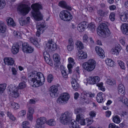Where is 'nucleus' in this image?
<instances>
[{
	"instance_id": "f257e3e1",
	"label": "nucleus",
	"mask_w": 128,
	"mask_h": 128,
	"mask_svg": "<svg viewBox=\"0 0 128 128\" xmlns=\"http://www.w3.org/2000/svg\"><path fill=\"white\" fill-rule=\"evenodd\" d=\"M35 72H32L29 74L28 79L32 82L33 86L37 87L43 85L45 78L42 73L38 72L36 74Z\"/></svg>"
},
{
	"instance_id": "f03ea898",
	"label": "nucleus",
	"mask_w": 128,
	"mask_h": 128,
	"mask_svg": "<svg viewBox=\"0 0 128 128\" xmlns=\"http://www.w3.org/2000/svg\"><path fill=\"white\" fill-rule=\"evenodd\" d=\"M31 7L33 10L32 14L34 19L37 21L42 20L43 16L39 11L40 9H42L41 5L36 3L32 4Z\"/></svg>"
},
{
	"instance_id": "7ed1b4c3",
	"label": "nucleus",
	"mask_w": 128,
	"mask_h": 128,
	"mask_svg": "<svg viewBox=\"0 0 128 128\" xmlns=\"http://www.w3.org/2000/svg\"><path fill=\"white\" fill-rule=\"evenodd\" d=\"M108 23L104 22L98 27L97 31L98 34L103 37H107L110 36V32L108 28Z\"/></svg>"
},
{
	"instance_id": "20e7f679",
	"label": "nucleus",
	"mask_w": 128,
	"mask_h": 128,
	"mask_svg": "<svg viewBox=\"0 0 128 128\" xmlns=\"http://www.w3.org/2000/svg\"><path fill=\"white\" fill-rule=\"evenodd\" d=\"M72 114L70 112L66 111L61 114L60 118V122L62 124H67L72 118Z\"/></svg>"
},
{
	"instance_id": "39448f33",
	"label": "nucleus",
	"mask_w": 128,
	"mask_h": 128,
	"mask_svg": "<svg viewBox=\"0 0 128 128\" xmlns=\"http://www.w3.org/2000/svg\"><path fill=\"white\" fill-rule=\"evenodd\" d=\"M96 62L94 60L90 59L87 62L83 64L82 66L84 69L88 72L93 70L96 66Z\"/></svg>"
},
{
	"instance_id": "423d86ee",
	"label": "nucleus",
	"mask_w": 128,
	"mask_h": 128,
	"mask_svg": "<svg viewBox=\"0 0 128 128\" xmlns=\"http://www.w3.org/2000/svg\"><path fill=\"white\" fill-rule=\"evenodd\" d=\"M70 98V95L68 93H64L58 98L56 100L57 102L60 105L66 104L67 103Z\"/></svg>"
},
{
	"instance_id": "0eeeda50",
	"label": "nucleus",
	"mask_w": 128,
	"mask_h": 128,
	"mask_svg": "<svg viewBox=\"0 0 128 128\" xmlns=\"http://www.w3.org/2000/svg\"><path fill=\"white\" fill-rule=\"evenodd\" d=\"M8 92L14 98L19 96V89L14 85L10 84L8 87Z\"/></svg>"
},
{
	"instance_id": "6e6552de",
	"label": "nucleus",
	"mask_w": 128,
	"mask_h": 128,
	"mask_svg": "<svg viewBox=\"0 0 128 128\" xmlns=\"http://www.w3.org/2000/svg\"><path fill=\"white\" fill-rule=\"evenodd\" d=\"M30 10V7L28 5L25 4H21L19 5L17 8L18 11L24 16L27 14Z\"/></svg>"
},
{
	"instance_id": "1a4fd4ad",
	"label": "nucleus",
	"mask_w": 128,
	"mask_h": 128,
	"mask_svg": "<svg viewBox=\"0 0 128 128\" xmlns=\"http://www.w3.org/2000/svg\"><path fill=\"white\" fill-rule=\"evenodd\" d=\"M46 45L45 48L46 50L48 52H51L56 50V46L52 39L49 40L47 42H45Z\"/></svg>"
},
{
	"instance_id": "9d476101",
	"label": "nucleus",
	"mask_w": 128,
	"mask_h": 128,
	"mask_svg": "<svg viewBox=\"0 0 128 128\" xmlns=\"http://www.w3.org/2000/svg\"><path fill=\"white\" fill-rule=\"evenodd\" d=\"M60 16L62 20L66 21L70 20L72 18L70 12L66 10L62 11L60 14Z\"/></svg>"
},
{
	"instance_id": "9b49d317",
	"label": "nucleus",
	"mask_w": 128,
	"mask_h": 128,
	"mask_svg": "<svg viewBox=\"0 0 128 128\" xmlns=\"http://www.w3.org/2000/svg\"><path fill=\"white\" fill-rule=\"evenodd\" d=\"M46 118L44 117L38 118L36 120V128H44L42 125L46 123Z\"/></svg>"
},
{
	"instance_id": "f8f14e48",
	"label": "nucleus",
	"mask_w": 128,
	"mask_h": 128,
	"mask_svg": "<svg viewBox=\"0 0 128 128\" xmlns=\"http://www.w3.org/2000/svg\"><path fill=\"white\" fill-rule=\"evenodd\" d=\"M22 50L24 53H31L34 51V48L26 43H24L22 44Z\"/></svg>"
},
{
	"instance_id": "ddd939ff",
	"label": "nucleus",
	"mask_w": 128,
	"mask_h": 128,
	"mask_svg": "<svg viewBox=\"0 0 128 128\" xmlns=\"http://www.w3.org/2000/svg\"><path fill=\"white\" fill-rule=\"evenodd\" d=\"M88 23L86 22H82L78 24L77 29L80 32H83L88 27Z\"/></svg>"
},
{
	"instance_id": "4468645a",
	"label": "nucleus",
	"mask_w": 128,
	"mask_h": 128,
	"mask_svg": "<svg viewBox=\"0 0 128 128\" xmlns=\"http://www.w3.org/2000/svg\"><path fill=\"white\" fill-rule=\"evenodd\" d=\"M88 92L84 91L81 94V98L82 99L83 103L88 104L90 101V100L88 99Z\"/></svg>"
},
{
	"instance_id": "2eb2a0df",
	"label": "nucleus",
	"mask_w": 128,
	"mask_h": 128,
	"mask_svg": "<svg viewBox=\"0 0 128 128\" xmlns=\"http://www.w3.org/2000/svg\"><path fill=\"white\" fill-rule=\"evenodd\" d=\"M76 120L79 122L81 125H85L86 124L85 120L84 119L83 116L82 114H79L76 116Z\"/></svg>"
},
{
	"instance_id": "dca6fc26",
	"label": "nucleus",
	"mask_w": 128,
	"mask_h": 128,
	"mask_svg": "<svg viewBox=\"0 0 128 128\" xmlns=\"http://www.w3.org/2000/svg\"><path fill=\"white\" fill-rule=\"evenodd\" d=\"M68 68L69 72L70 74L72 72V69L74 66L75 64V62L74 59L70 57L68 59Z\"/></svg>"
},
{
	"instance_id": "f3484780",
	"label": "nucleus",
	"mask_w": 128,
	"mask_h": 128,
	"mask_svg": "<svg viewBox=\"0 0 128 128\" xmlns=\"http://www.w3.org/2000/svg\"><path fill=\"white\" fill-rule=\"evenodd\" d=\"M50 95L53 98H55L58 96L57 92L58 90V87L56 86H52L51 88Z\"/></svg>"
},
{
	"instance_id": "a211bd4d",
	"label": "nucleus",
	"mask_w": 128,
	"mask_h": 128,
	"mask_svg": "<svg viewBox=\"0 0 128 128\" xmlns=\"http://www.w3.org/2000/svg\"><path fill=\"white\" fill-rule=\"evenodd\" d=\"M4 63L8 66H12L14 63V59L10 57H6L4 60Z\"/></svg>"
},
{
	"instance_id": "6ab92c4d",
	"label": "nucleus",
	"mask_w": 128,
	"mask_h": 128,
	"mask_svg": "<svg viewBox=\"0 0 128 128\" xmlns=\"http://www.w3.org/2000/svg\"><path fill=\"white\" fill-rule=\"evenodd\" d=\"M43 55L45 60L47 63L52 65V62L50 58V56L48 53L46 51H44L43 53Z\"/></svg>"
},
{
	"instance_id": "aec40b11",
	"label": "nucleus",
	"mask_w": 128,
	"mask_h": 128,
	"mask_svg": "<svg viewBox=\"0 0 128 128\" xmlns=\"http://www.w3.org/2000/svg\"><path fill=\"white\" fill-rule=\"evenodd\" d=\"M46 25L44 24H42L37 26V28L38 30L36 32V36L39 37L40 34V32H43L44 30V28L45 27Z\"/></svg>"
},
{
	"instance_id": "412c9836",
	"label": "nucleus",
	"mask_w": 128,
	"mask_h": 128,
	"mask_svg": "<svg viewBox=\"0 0 128 128\" xmlns=\"http://www.w3.org/2000/svg\"><path fill=\"white\" fill-rule=\"evenodd\" d=\"M95 50L97 54L101 58H103L105 57L104 51L101 48L96 46L95 48Z\"/></svg>"
},
{
	"instance_id": "4be33fe9",
	"label": "nucleus",
	"mask_w": 128,
	"mask_h": 128,
	"mask_svg": "<svg viewBox=\"0 0 128 128\" xmlns=\"http://www.w3.org/2000/svg\"><path fill=\"white\" fill-rule=\"evenodd\" d=\"M100 80V78L98 76H90L89 78L88 82L90 84H93L98 82Z\"/></svg>"
},
{
	"instance_id": "5701e85b",
	"label": "nucleus",
	"mask_w": 128,
	"mask_h": 128,
	"mask_svg": "<svg viewBox=\"0 0 128 128\" xmlns=\"http://www.w3.org/2000/svg\"><path fill=\"white\" fill-rule=\"evenodd\" d=\"M120 17L122 22H128V11L125 12L123 14H120Z\"/></svg>"
},
{
	"instance_id": "b1692460",
	"label": "nucleus",
	"mask_w": 128,
	"mask_h": 128,
	"mask_svg": "<svg viewBox=\"0 0 128 128\" xmlns=\"http://www.w3.org/2000/svg\"><path fill=\"white\" fill-rule=\"evenodd\" d=\"M74 42L72 38L69 39L68 40V44L67 46V50L70 51H72L74 48Z\"/></svg>"
},
{
	"instance_id": "393cba45",
	"label": "nucleus",
	"mask_w": 128,
	"mask_h": 128,
	"mask_svg": "<svg viewBox=\"0 0 128 128\" xmlns=\"http://www.w3.org/2000/svg\"><path fill=\"white\" fill-rule=\"evenodd\" d=\"M80 68L79 66H78L76 68L74 71L72 78H76L77 80H78L80 76Z\"/></svg>"
},
{
	"instance_id": "a878e982",
	"label": "nucleus",
	"mask_w": 128,
	"mask_h": 128,
	"mask_svg": "<svg viewBox=\"0 0 128 128\" xmlns=\"http://www.w3.org/2000/svg\"><path fill=\"white\" fill-rule=\"evenodd\" d=\"M70 128H79V126L76 121L74 120H72L69 124Z\"/></svg>"
},
{
	"instance_id": "bb28decb",
	"label": "nucleus",
	"mask_w": 128,
	"mask_h": 128,
	"mask_svg": "<svg viewBox=\"0 0 128 128\" xmlns=\"http://www.w3.org/2000/svg\"><path fill=\"white\" fill-rule=\"evenodd\" d=\"M76 78H72V84L74 89L76 90L79 88V84L77 83Z\"/></svg>"
},
{
	"instance_id": "cd10ccee",
	"label": "nucleus",
	"mask_w": 128,
	"mask_h": 128,
	"mask_svg": "<svg viewBox=\"0 0 128 128\" xmlns=\"http://www.w3.org/2000/svg\"><path fill=\"white\" fill-rule=\"evenodd\" d=\"M121 28L124 34L128 35V24H123L121 26Z\"/></svg>"
},
{
	"instance_id": "c85d7f7f",
	"label": "nucleus",
	"mask_w": 128,
	"mask_h": 128,
	"mask_svg": "<svg viewBox=\"0 0 128 128\" xmlns=\"http://www.w3.org/2000/svg\"><path fill=\"white\" fill-rule=\"evenodd\" d=\"M118 93L120 94L121 95L122 94V96L124 94H125L124 88L123 84H119L118 86Z\"/></svg>"
},
{
	"instance_id": "c756f323",
	"label": "nucleus",
	"mask_w": 128,
	"mask_h": 128,
	"mask_svg": "<svg viewBox=\"0 0 128 128\" xmlns=\"http://www.w3.org/2000/svg\"><path fill=\"white\" fill-rule=\"evenodd\" d=\"M98 15L102 17L106 16L108 13V11H105L102 10H98L97 12Z\"/></svg>"
},
{
	"instance_id": "7c9ffc66",
	"label": "nucleus",
	"mask_w": 128,
	"mask_h": 128,
	"mask_svg": "<svg viewBox=\"0 0 128 128\" xmlns=\"http://www.w3.org/2000/svg\"><path fill=\"white\" fill-rule=\"evenodd\" d=\"M112 119L113 122L116 124H118L121 122L120 117L118 115L113 116Z\"/></svg>"
},
{
	"instance_id": "2f4dec72",
	"label": "nucleus",
	"mask_w": 128,
	"mask_h": 128,
	"mask_svg": "<svg viewBox=\"0 0 128 128\" xmlns=\"http://www.w3.org/2000/svg\"><path fill=\"white\" fill-rule=\"evenodd\" d=\"M22 80H24L23 82H20L19 84V87L20 89L24 88L26 87V83L24 81L26 80V78L25 76L22 77Z\"/></svg>"
},
{
	"instance_id": "473e14b6",
	"label": "nucleus",
	"mask_w": 128,
	"mask_h": 128,
	"mask_svg": "<svg viewBox=\"0 0 128 128\" xmlns=\"http://www.w3.org/2000/svg\"><path fill=\"white\" fill-rule=\"evenodd\" d=\"M103 94L102 92L98 93L96 97L97 101L99 103H102L103 102L104 99L102 97Z\"/></svg>"
},
{
	"instance_id": "72a5a7b5",
	"label": "nucleus",
	"mask_w": 128,
	"mask_h": 128,
	"mask_svg": "<svg viewBox=\"0 0 128 128\" xmlns=\"http://www.w3.org/2000/svg\"><path fill=\"white\" fill-rule=\"evenodd\" d=\"M120 50V48L118 46L113 48L111 51L112 54L117 55L118 54Z\"/></svg>"
},
{
	"instance_id": "f704fd0d",
	"label": "nucleus",
	"mask_w": 128,
	"mask_h": 128,
	"mask_svg": "<svg viewBox=\"0 0 128 128\" xmlns=\"http://www.w3.org/2000/svg\"><path fill=\"white\" fill-rule=\"evenodd\" d=\"M105 62L106 64L108 66H114L115 65L116 63L115 62L109 58H107Z\"/></svg>"
},
{
	"instance_id": "c9c22d12",
	"label": "nucleus",
	"mask_w": 128,
	"mask_h": 128,
	"mask_svg": "<svg viewBox=\"0 0 128 128\" xmlns=\"http://www.w3.org/2000/svg\"><path fill=\"white\" fill-rule=\"evenodd\" d=\"M7 22L8 25L12 26H15L16 24L13 19L10 17H8L7 20Z\"/></svg>"
},
{
	"instance_id": "e433bc0d",
	"label": "nucleus",
	"mask_w": 128,
	"mask_h": 128,
	"mask_svg": "<svg viewBox=\"0 0 128 128\" xmlns=\"http://www.w3.org/2000/svg\"><path fill=\"white\" fill-rule=\"evenodd\" d=\"M106 83L108 84L111 86L116 85V80L113 79H108L106 81Z\"/></svg>"
},
{
	"instance_id": "4c0bfd02",
	"label": "nucleus",
	"mask_w": 128,
	"mask_h": 128,
	"mask_svg": "<svg viewBox=\"0 0 128 128\" xmlns=\"http://www.w3.org/2000/svg\"><path fill=\"white\" fill-rule=\"evenodd\" d=\"M53 58L54 61L57 64L60 63V56L57 54H55L53 56Z\"/></svg>"
},
{
	"instance_id": "58836bf2",
	"label": "nucleus",
	"mask_w": 128,
	"mask_h": 128,
	"mask_svg": "<svg viewBox=\"0 0 128 128\" xmlns=\"http://www.w3.org/2000/svg\"><path fill=\"white\" fill-rule=\"evenodd\" d=\"M10 107L14 109H17L19 108V104L14 102H10Z\"/></svg>"
},
{
	"instance_id": "ea45409f",
	"label": "nucleus",
	"mask_w": 128,
	"mask_h": 128,
	"mask_svg": "<svg viewBox=\"0 0 128 128\" xmlns=\"http://www.w3.org/2000/svg\"><path fill=\"white\" fill-rule=\"evenodd\" d=\"M19 45H17L13 46L12 50L13 54H17L19 51Z\"/></svg>"
},
{
	"instance_id": "a19ab883",
	"label": "nucleus",
	"mask_w": 128,
	"mask_h": 128,
	"mask_svg": "<svg viewBox=\"0 0 128 128\" xmlns=\"http://www.w3.org/2000/svg\"><path fill=\"white\" fill-rule=\"evenodd\" d=\"M78 55V58L80 59H84L87 57V54L82 52H79Z\"/></svg>"
},
{
	"instance_id": "79ce46f5",
	"label": "nucleus",
	"mask_w": 128,
	"mask_h": 128,
	"mask_svg": "<svg viewBox=\"0 0 128 128\" xmlns=\"http://www.w3.org/2000/svg\"><path fill=\"white\" fill-rule=\"evenodd\" d=\"M6 30V27L3 22L0 20V32L4 33Z\"/></svg>"
},
{
	"instance_id": "37998d69",
	"label": "nucleus",
	"mask_w": 128,
	"mask_h": 128,
	"mask_svg": "<svg viewBox=\"0 0 128 128\" xmlns=\"http://www.w3.org/2000/svg\"><path fill=\"white\" fill-rule=\"evenodd\" d=\"M46 124L50 126H54L56 124L55 120L54 119H50L48 120H46Z\"/></svg>"
},
{
	"instance_id": "c03bdc74",
	"label": "nucleus",
	"mask_w": 128,
	"mask_h": 128,
	"mask_svg": "<svg viewBox=\"0 0 128 128\" xmlns=\"http://www.w3.org/2000/svg\"><path fill=\"white\" fill-rule=\"evenodd\" d=\"M6 86L5 83L0 84V94H2L4 91Z\"/></svg>"
},
{
	"instance_id": "a18cd8bd",
	"label": "nucleus",
	"mask_w": 128,
	"mask_h": 128,
	"mask_svg": "<svg viewBox=\"0 0 128 128\" xmlns=\"http://www.w3.org/2000/svg\"><path fill=\"white\" fill-rule=\"evenodd\" d=\"M76 44L78 48L80 50H81L84 48V46L82 43L80 41H78L76 42Z\"/></svg>"
},
{
	"instance_id": "49530a36",
	"label": "nucleus",
	"mask_w": 128,
	"mask_h": 128,
	"mask_svg": "<svg viewBox=\"0 0 128 128\" xmlns=\"http://www.w3.org/2000/svg\"><path fill=\"white\" fill-rule=\"evenodd\" d=\"M103 83L102 82H100L98 83L96 86L98 87L99 89L103 91H104L105 90V88L103 86Z\"/></svg>"
},
{
	"instance_id": "de8ad7c7",
	"label": "nucleus",
	"mask_w": 128,
	"mask_h": 128,
	"mask_svg": "<svg viewBox=\"0 0 128 128\" xmlns=\"http://www.w3.org/2000/svg\"><path fill=\"white\" fill-rule=\"evenodd\" d=\"M29 122L27 121H24L23 122L22 126L23 128H30L29 126Z\"/></svg>"
},
{
	"instance_id": "09e8293b",
	"label": "nucleus",
	"mask_w": 128,
	"mask_h": 128,
	"mask_svg": "<svg viewBox=\"0 0 128 128\" xmlns=\"http://www.w3.org/2000/svg\"><path fill=\"white\" fill-rule=\"evenodd\" d=\"M30 40L31 42L34 45H36L38 44V40H37L36 38V39L34 38H30Z\"/></svg>"
},
{
	"instance_id": "8fccbe9b",
	"label": "nucleus",
	"mask_w": 128,
	"mask_h": 128,
	"mask_svg": "<svg viewBox=\"0 0 128 128\" xmlns=\"http://www.w3.org/2000/svg\"><path fill=\"white\" fill-rule=\"evenodd\" d=\"M115 14L114 12H112L110 13L109 18L112 21H114L115 20Z\"/></svg>"
},
{
	"instance_id": "3c124183",
	"label": "nucleus",
	"mask_w": 128,
	"mask_h": 128,
	"mask_svg": "<svg viewBox=\"0 0 128 128\" xmlns=\"http://www.w3.org/2000/svg\"><path fill=\"white\" fill-rule=\"evenodd\" d=\"M88 27L91 29V30L92 31H93L94 30L95 26V24L93 23H91L90 24H88Z\"/></svg>"
},
{
	"instance_id": "603ef678",
	"label": "nucleus",
	"mask_w": 128,
	"mask_h": 128,
	"mask_svg": "<svg viewBox=\"0 0 128 128\" xmlns=\"http://www.w3.org/2000/svg\"><path fill=\"white\" fill-rule=\"evenodd\" d=\"M118 63L121 68L123 69H124L125 66L124 62L120 60H118Z\"/></svg>"
},
{
	"instance_id": "864d4df0",
	"label": "nucleus",
	"mask_w": 128,
	"mask_h": 128,
	"mask_svg": "<svg viewBox=\"0 0 128 128\" xmlns=\"http://www.w3.org/2000/svg\"><path fill=\"white\" fill-rule=\"evenodd\" d=\"M6 4L4 0H0V10L3 8Z\"/></svg>"
},
{
	"instance_id": "5fc2aeb1",
	"label": "nucleus",
	"mask_w": 128,
	"mask_h": 128,
	"mask_svg": "<svg viewBox=\"0 0 128 128\" xmlns=\"http://www.w3.org/2000/svg\"><path fill=\"white\" fill-rule=\"evenodd\" d=\"M7 115L9 118L12 120H15V118L10 112H7Z\"/></svg>"
},
{
	"instance_id": "6e6d98bb",
	"label": "nucleus",
	"mask_w": 128,
	"mask_h": 128,
	"mask_svg": "<svg viewBox=\"0 0 128 128\" xmlns=\"http://www.w3.org/2000/svg\"><path fill=\"white\" fill-rule=\"evenodd\" d=\"M89 115L92 118L95 117L96 115V112L94 110H92L90 112Z\"/></svg>"
},
{
	"instance_id": "4d7b16f0",
	"label": "nucleus",
	"mask_w": 128,
	"mask_h": 128,
	"mask_svg": "<svg viewBox=\"0 0 128 128\" xmlns=\"http://www.w3.org/2000/svg\"><path fill=\"white\" fill-rule=\"evenodd\" d=\"M109 128H120V127L116 126L114 123L110 124L108 126Z\"/></svg>"
},
{
	"instance_id": "13d9d810",
	"label": "nucleus",
	"mask_w": 128,
	"mask_h": 128,
	"mask_svg": "<svg viewBox=\"0 0 128 128\" xmlns=\"http://www.w3.org/2000/svg\"><path fill=\"white\" fill-rule=\"evenodd\" d=\"M58 4L59 6L62 8H66V4L64 1H60L59 3Z\"/></svg>"
},
{
	"instance_id": "bf43d9fd",
	"label": "nucleus",
	"mask_w": 128,
	"mask_h": 128,
	"mask_svg": "<svg viewBox=\"0 0 128 128\" xmlns=\"http://www.w3.org/2000/svg\"><path fill=\"white\" fill-rule=\"evenodd\" d=\"M88 37L86 34H84L83 38V41L84 42H85L86 44H88Z\"/></svg>"
},
{
	"instance_id": "052dcab7",
	"label": "nucleus",
	"mask_w": 128,
	"mask_h": 128,
	"mask_svg": "<svg viewBox=\"0 0 128 128\" xmlns=\"http://www.w3.org/2000/svg\"><path fill=\"white\" fill-rule=\"evenodd\" d=\"M122 101L128 107V100L126 98L124 97Z\"/></svg>"
},
{
	"instance_id": "680f3d73",
	"label": "nucleus",
	"mask_w": 128,
	"mask_h": 128,
	"mask_svg": "<svg viewBox=\"0 0 128 128\" xmlns=\"http://www.w3.org/2000/svg\"><path fill=\"white\" fill-rule=\"evenodd\" d=\"M85 121L86 122V124H87V125L88 124H91L92 122V121L91 119L90 118H86L85 119Z\"/></svg>"
},
{
	"instance_id": "e2e57ef3",
	"label": "nucleus",
	"mask_w": 128,
	"mask_h": 128,
	"mask_svg": "<svg viewBox=\"0 0 128 128\" xmlns=\"http://www.w3.org/2000/svg\"><path fill=\"white\" fill-rule=\"evenodd\" d=\"M53 77L52 74H49L48 76L47 80L48 82L50 83L53 80Z\"/></svg>"
},
{
	"instance_id": "0e129e2a",
	"label": "nucleus",
	"mask_w": 128,
	"mask_h": 128,
	"mask_svg": "<svg viewBox=\"0 0 128 128\" xmlns=\"http://www.w3.org/2000/svg\"><path fill=\"white\" fill-rule=\"evenodd\" d=\"M32 114H28L27 115V118L29 120L32 121L33 120Z\"/></svg>"
},
{
	"instance_id": "69168bd1",
	"label": "nucleus",
	"mask_w": 128,
	"mask_h": 128,
	"mask_svg": "<svg viewBox=\"0 0 128 128\" xmlns=\"http://www.w3.org/2000/svg\"><path fill=\"white\" fill-rule=\"evenodd\" d=\"M28 112L29 114H33L34 112V108L32 107L29 108L28 110Z\"/></svg>"
},
{
	"instance_id": "338daca9",
	"label": "nucleus",
	"mask_w": 128,
	"mask_h": 128,
	"mask_svg": "<svg viewBox=\"0 0 128 128\" xmlns=\"http://www.w3.org/2000/svg\"><path fill=\"white\" fill-rule=\"evenodd\" d=\"M12 74L14 75H16V74L17 71L14 68H12Z\"/></svg>"
},
{
	"instance_id": "774afa93",
	"label": "nucleus",
	"mask_w": 128,
	"mask_h": 128,
	"mask_svg": "<svg viewBox=\"0 0 128 128\" xmlns=\"http://www.w3.org/2000/svg\"><path fill=\"white\" fill-rule=\"evenodd\" d=\"M60 70L62 74L66 72V68L64 67L63 66H61Z\"/></svg>"
}]
</instances>
